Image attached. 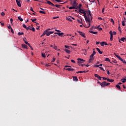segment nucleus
Here are the masks:
<instances>
[{"mask_svg": "<svg viewBox=\"0 0 126 126\" xmlns=\"http://www.w3.org/2000/svg\"><path fill=\"white\" fill-rule=\"evenodd\" d=\"M121 81H122L123 83H125V82H126V78L121 79Z\"/></svg>", "mask_w": 126, "mask_h": 126, "instance_id": "24", "label": "nucleus"}, {"mask_svg": "<svg viewBox=\"0 0 126 126\" xmlns=\"http://www.w3.org/2000/svg\"><path fill=\"white\" fill-rule=\"evenodd\" d=\"M18 35H19V36H21V35H24V32H19L18 33Z\"/></svg>", "mask_w": 126, "mask_h": 126, "instance_id": "31", "label": "nucleus"}, {"mask_svg": "<svg viewBox=\"0 0 126 126\" xmlns=\"http://www.w3.org/2000/svg\"><path fill=\"white\" fill-rule=\"evenodd\" d=\"M46 33H47V31H45L43 33H42V34L41 35L40 37H43V36H45L46 34Z\"/></svg>", "mask_w": 126, "mask_h": 126, "instance_id": "25", "label": "nucleus"}, {"mask_svg": "<svg viewBox=\"0 0 126 126\" xmlns=\"http://www.w3.org/2000/svg\"><path fill=\"white\" fill-rule=\"evenodd\" d=\"M94 55L92 54L90 56V61H93L94 60Z\"/></svg>", "mask_w": 126, "mask_h": 126, "instance_id": "11", "label": "nucleus"}, {"mask_svg": "<svg viewBox=\"0 0 126 126\" xmlns=\"http://www.w3.org/2000/svg\"><path fill=\"white\" fill-rule=\"evenodd\" d=\"M64 47H65V48L66 49H69V50L71 48H72V47L68 46H67V45H65Z\"/></svg>", "mask_w": 126, "mask_h": 126, "instance_id": "27", "label": "nucleus"}, {"mask_svg": "<svg viewBox=\"0 0 126 126\" xmlns=\"http://www.w3.org/2000/svg\"><path fill=\"white\" fill-rule=\"evenodd\" d=\"M63 34H64L63 32H61V33L59 32L58 33L59 36H61V37H63V36L62 35H63Z\"/></svg>", "mask_w": 126, "mask_h": 126, "instance_id": "33", "label": "nucleus"}, {"mask_svg": "<svg viewBox=\"0 0 126 126\" xmlns=\"http://www.w3.org/2000/svg\"><path fill=\"white\" fill-rule=\"evenodd\" d=\"M29 30H31L33 32H35V28L34 27H30L29 29Z\"/></svg>", "mask_w": 126, "mask_h": 126, "instance_id": "16", "label": "nucleus"}, {"mask_svg": "<svg viewBox=\"0 0 126 126\" xmlns=\"http://www.w3.org/2000/svg\"><path fill=\"white\" fill-rule=\"evenodd\" d=\"M23 41H24V43H25L27 45V44H28V42L27 41V39H26V38L25 37V38H23Z\"/></svg>", "mask_w": 126, "mask_h": 126, "instance_id": "21", "label": "nucleus"}, {"mask_svg": "<svg viewBox=\"0 0 126 126\" xmlns=\"http://www.w3.org/2000/svg\"><path fill=\"white\" fill-rule=\"evenodd\" d=\"M96 50L100 55H102V54H103V51H101V50H100V49H99L98 48H96Z\"/></svg>", "mask_w": 126, "mask_h": 126, "instance_id": "12", "label": "nucleus"}, {"mask_svg": "<svg viewBox=\"0 0 126 126\" xmlns=\"http://www.w3.org/2000/svg\"><path fill=\"white\" fill-rule=\"evenodd\" d=\"M78 5V3L76 2V1H73L72 6L75 7V6H77Z\"/></svg>", "mask_w": 126, "mask_h": 126, "instance_id": "9", "label": "nucleus"}, {"mask_svg": "<svg viewBox=\"0 0 126 126\" xmlns=\"http://www.w3.org/2000/svg\"><path fill=\"white\" fill-rule=\"evenodd\" d=\"M67 20H68L69 21H72V20H71L70 18H67Z\"/></svg>", "mask_w": 126, "mask_h": 126, "instance_id": "56", "label": "nucleus"}, {"mask_svg": "<svg viewBox=\"0 0 126 126\" xmlns=\"http://www.w3.org/2000/svg\"><path fill=\"white\" fill-rule=\"evenodd\" d=\"M56 61V58H53V60H52V63H55V61Z\"/></svg>", "mask_w": 126, "mask_h": 126, "instance_id": "53", "label": "nucleus"}, {"mask_svg": "<svg viewBox=\"0 0 126 126\" xmlns=\"http://www.w3.org/2000/svg\"><path fill=\"white\" fill-rule=\"evenodd\" d=\"M82 14H84V17L85 20H87V16H86V13L85 11L83 12Z\"/></svg>", "mask_w": 126, "mask_h": 126, "instance_id": "15", "label": "nucleus"}, {"mask_svg": "<svg viewBox=\"0 0 126 126\" xmlns=\"http://www.w3.org/2000/svg\"><path fill=\"white\" fill-rule=\"evenodd\" d=\"M101 78H102L103 80H107V79H108L107 78L105 77H101Z\"/></svg>", "mask_w": 126, "mask_h": 126, "instance_id": "46", "label": "nucleus"}, {"mask_svg": "<svg viewBox=\"0 0 126 126\" xmlns=\"http://www.w3.org/2000/svg\"><path fill=\"white\" fill-rule=\"evenodd\" d=\"M65 67H71V66H69V65H65Z\"/></svg>", "mask_w": 126, "mask_h": 126, "instance_id": "64", "label": "nucleus"}, {"mask_svg": "<svg viewBox=\"0 0 126 126\" xmlns=\"http://www.w3.org/2000/svg\"><path fill=\"white\" fill-rule=\"evenodd\" d=\"M46 1H47V2H43V3H47L49 5H51V6H55V4H54V3H53L52 2H51V1L46 0Z\"/></svg>", "mask_w": 126, "mask_h": 126, "instance_id": "2", "label": "nucleus"}, {"mask_svg": "<svg viewBox=\"0 0 126 126\" xmlns=\"http://www.w3.org/2000/svg\"><path fill=\"white\" fill-rule=\"evenodd\" d=\"M8 29H11L12 28H11V26H10V25H9V26H7Z\"/></svg>", "mask_w": 126, "mask_h": 126, "instance_id": "51", "label": "nucleus"}, {"mask_svg": "<svg viewBox=\"0 0 126 126\" xmlns=\"http://www.w3.org/2000/svg\"><path fill=\"white\" fill-rule=\"evenodd\" d=\"M94 66V67H100L99 65H95Z\"/></svg>", "mask_w": 126, "mask_h": 126, "instance_id": "58", "label": "nucleus"}, {"mask_svg": "<svg viewBox=\"0 0 126 126\" xmlns=\"http://www.w3.org/2000/svg\"><path fill=\"white\" fill-rule=\"evenodd\" d=\"M107 80L108 82H113L114 81V79H107Z\"/></svg>", "mask_w": 126, "mask_h": 126, "instance_id": "26", "label": "nucleus"}, {"mask_svg": "<svg viewBox=\"0 0 126 126\" xmlns=\"http://www.w3.org/2000/svg\"><path fill=\"white\" fill-rule=\"evenodd\" d=\"M32 22H33L34 23H36V20H37L36 18H34V19H31Z\"/></svg>", "mask_w": 126, "mask_h": 126, "instance_id": "30", "label": "nucleus"}, {"mask_svg": "<svg viewBox=\"0 0 126 126\" xmlns=\"http://www.w3.org/2000/svg\"><path fill=\"white\" fill-rule=\"evenodd\" d=\"M55 6H56V7H58V8H60V7H61V5L56 4L55 5Z\"/></svg>", "mask_w": 126, "mask_h": 126, "instance_id": "41", "label": "nucleus"}, {"mask_svg": "<svg viewBox=\"0 0 126 126\" xmlns=\"http://www.w3.org/2000/svg\"><path fill=\"white\" fill-rule=\"evenodd\" d=\"M18 6H19V7H21V3H20V1H18V2H16Z\"/></svg>", "mask_w": 126, "mask_h": 126, "instance_id": "22", "label": "nucleus"}, {"mask_svg": "<svg viewBox=\"0 0 126 126\" xmlns=\"http://www.w3.org/2000/svg\"><path fill=\"white\" fill-rule=\"evenodd\" d=\"M54 50H56V51H58V47L57 46H54Z\"/></svg>", "mask_w": 126, "mask_h": 126, "instance_id": "45", "label": "nucleus"}, {"mask_svg": "<svg viewBox=\"0 0 126 126\" xmlns=\"http://www.w3.org/2000/svg\"><path fill=\"white\" fill-rule=\"evenodd\" d=\"M122 25L123 26H126V21L124 20L122 21Z\"/></svg>", "mask_w": 126, "mask_h": 126, "instance_id": "32", "label": "nucleus"}, {"mask_svg": "<svg viewBox=\"0 0 126 126\" xmlns=\"http://www.w3.org/2000/svg\"><path fill=\"white\" fill-rule=\"evenodd\" d=\"M78 61V63H82V62H85V60L81 59V58H78L77 59Z\"/></svg>", "mask_w": 126, "mask_h": 126, "instance_id": "4", "label": "nucleus"}, {"mask_svg": "<svg viewBox=\"0 0 126 126\" xmlns=\"http://www.w3.org/2000/svg\"><path fill=\"white\" fill-rule=\"evenodd\" d=\"M30 10H31V11H32V12H35V11H34V10H33V8L32 7H31Z\"/></svg>", "mask_w": 126, "mask_h": 126, "instance_id": "47", "label": "nucleus"}, {"mask_svg": "<svg viewBox=\"0 0 126 126\" xmlns=\"http://www.w3.org/2000/svg\"><path fill=\"white\" fill-rule=\"evenodd\" d=\"M65 70H68V71H74V69L73 68H64Z\"/></svg>", "mask_w": 126, "mask_h": 126, "instance_id": "8", "label": "nucleus"}, {"mask_svg": "<svg viewBox=\"0 0 126 126\" xmlns=\"http://www.w3.org/2000/svg\"><path fill=\"white\" fill-rule=\"evenodd\" d=\"M94 76H95V77H97V78L98 79H99V80H102V77H101V76H99V75H98V74H94Z\"/></svg>", "mask_w": 126, "mask_h": 126, "instance_id": "6", "label": "nucleus"}, {"mask_svg": "<svg viewBox=\"0 0 126 126\" xmlns=\"http://www.w3.org/2000/svg\"><path fill=\"white\" fill-rule=\"evenodd\" d=\"M106 84V81H104L102 83H100V85L101 87H106V86H107Z\"/></svg>", "mask_w": 126, "mask_h": 126, "instance_id": "5", "label": "nucleus"}, {"mask_svg": "<svg viewBox=\"0 0 126 126\" xmlns=\"http://www.w3.org/2000/svg\"><path fill=\"white\" fill-rule=\"evenodd\" d=\"M118 30L120 31V33H122V30H121V27L120 26L118 27Z\"/></svg>", "mask_w": 126, "mask_h": 126, "instance_id": "44", "label": "nucleus"}, {"mask_svg": "<svg viewBox=\"0 0 126 126\" xmlns=\"http://www.w3.org/2000/svg\"><path fill=\"white\" fill-rule=\"evenodd\" d=\"M46 36H49L50 35V32H48L47 31V32L46 33Z\"/></svg>", "mask_w": 126, "mask_h": 126, "instance_id": "43", "label": "nucleus"}, {"mask_svg": "<svg viewBox=\"0 0 126 126\" xmlns=\"http://www.w3.org/2000/svg\"><path fill=\"white\" fill-rule=\"evenodd\" d=\"M114 55L115 57H116V58H117L118 59H119V60H120V61L122 60V58H121V56L117 55L116 53H114Z\"/></svg>", "mask_w": 126, "mask_h": 126, "instance_id": "14", "label": "nucleus"}, {"mask_svg": "<svg viewBox=\"0 0 126 126\" xmlns=\"http://www.w3.org/2000/svg\"><path fill=\"white\" fill-rule=\"evenodd\" d=\"M88 13L89 14H88V15H90L91 16V20H92L93 17H92V15L91 14V11H90V10H88Z\"/></svg>", "mask_w": 126, "mask_h": 126, "instance_id": "17", "label": "nucleus"}, {"mask_svg": "<svg viewBox=\"0 0 126 126\" xmlns=\"http://www.w3.org/2000/svg\"><path fill=\"white\" fill-rule=\"evenodd\" d=\"M93 50H94V51H93V53H92V54L94 55V56H95V55H96V52H95V51H94L95 49H94Z\"/></svg>", "mask_w": 126, "mask_h": 126, "instance_id": "42", "label": "nucleus"}, {"mask_svg": "<svg viewBox=\"0 0 126 126\" xmlns=\"http://www.w3.org/2000/svg\"><path fill=\"white\" fill-rule=\"evenodd\" d=\"M111 22H113V23H115V22L114 21V19H111Z\"/></svg>", "mask_w": 126, "mask_h": 126, "instance_id": "62", "label": "nucleus"}, {"mask_svg": "<svg viewBox=\"0 0 126 126\" xmlns=\"http://www.w3.org/2000/svg\"><path fill=\"white\" fill-rule=\"evenodd\" d=\"M120 40L122 41V42H125V40H126V37H122L120 39Z\"/></svg>", "mask_w": 126, "mask_h": 126, "instance_id": "35", "label": "nucleus"}, {"mask_svg": "<svg viewBox=\"0 0 126 126\" xmlns=\"http://www.w3.org/2000/svg\"><path fill=\"white\" fill-rule=\"evenodd\" d=\"M23 27H24V28H25L26 29V30L28 31V30H29V28L31 27V26H29L27 28V27L26 26V25L25 24H23Z\"/></svg>", "mask_w": 126, "mask_h": 126, "instance_id": "10", "label": "nucleus"}, {"mask_svg": "<svg viewBox=\"0 0 126 126\" xmlns=\"http://www.w3.org/2000/svg\"><path fill=\"white\" fill-rule=\"evenodd\" d=\"M22 48H23L24 49H28V48L27 47V45L24 44H22Z\"/></svg>", "mask_w": 126, "mask_h": 126, "instance_id": "18", "label": "nucleus"}, {"mask_svg": "<svg viewBox=\"0 0 126 126\" xmlns=\"http://www.w3.org/2000/svg\"><path fill=\"white\" fill-rule=\"evenodd\" d=\"M84 11H84V10H83L82 9H80L79 10V13L80 12V13H82V12H84Z\"/></svg>", "mask_w": 126, "mask_h": 126, "instance_id": "29", "label": "nucleus"}, {"mask_svg": "<svg viewBox=\"0 0 126 126\" xmlns=\"http://www.w3.org/2000/svg\"><path fill=\"white\" fill-rule=\"evenodd\" d=\"M71 63H75V61H74L73 60H71Z\"/></svg>", "mask_w": 126, "mask_h": 126, "instance_id": "60", "label": "nucleus"}, {"mask_svg": "<svg viewBox=\"0 0 126 126\" xmlns=\"http://www.w3.org/2000/svg\"><path fill=\"white\" fill-rule=\"evenodd\" d=\"M76 73H83L82 71H79L78 72H76Z\"/></svg>", "mask_w": 126, "mask_h": 126, "instance_id": "55", "label": "nucleus"}, {"mask_svg": "<svg viewBox=\"0 0 126 126\" xmlns=\"http://www.w3.org/2000/svg\"><path fill=\"white\" fill-rule=\"evenodd\" d=\"M109 34H110V41H113V32L110 31L109 32Z\"/></svg>", "mask_w": 126, "mask_h": 126, "instance_id": "7", "label": "nucleus"}, {"mask_svg": "<svg viewBox=\"0 0 126 126\" xmlns=\"http://www.w3.org/2000/svg\"><path fill=\"white\" fill-rule=\"evenodd\" d=\"M89 32L90 33H92V34H94L95 35H97V34H98V32H93L92 31H89Z\"/></svg>", "mask_w": 126, "mask_h": 126, "instance_id": "13", "label": "nucleus"}, {"mask_svg": "<svg viewBox=\"0 0 126 126\" xmlns=\"http://www.w3.org/2000/svg\"><path fill=\"white\" fill-rule=\"evenodd\" d=\"M55 31H56L57 32H59V33H60V32H62V31H60V30H58L57 29L55 30Z\"/></svg>", "mask_w": 126, "mask_h": 126, "instance_id": "57", "label": "nucleus"}, {"mask_svg": "<svg viewBox=\"0 0 126 126\" xmlns=\"http://www.w3.org/2000/svg\"><path fill=\"white\" fill-rule=\"evenodd\" d=\"M77 32H78V33H79L80 34V35L81 36H82V37H83V38H86V36H85V33H84L79 31H78Z\"/></svg>", "mask_w": 126, "mask_h": 126, "instance_id": "3", "label": "nucleus"}, {"mask_svg": "<svg viewBox=\"0 0 126 126\" xmlns=\"http://www.w3.org/2000/svg\"><path fill=\"white\" fill-rule=\"evenodd\" d=\"M104 43H105V42H104V41H102V42H101L100 43V44L101 47L104 46Z\"/></svg>", "mask_w": 126, "mask_h": 126, "instance_id": "37", "label": "nucleus"}, {"mask_svg": "<svg viewBox=\"0 0 126 126\" xmlns=\"http://www.w3.org/2000/svg\"><path fill=\"white\" fill-rule=\"evenodd\" d=\"M110 83H106V86H109V85H110Z\"/></svg>", "mask_w": 126, "mask_h": 126, "instance_id": "63", "label": "nucleus"}, {"mask_svg": "<svg viewBox=\"0 0 126 126\" xmlns=\"http://www.w3.org/2000/svg\"><path fill=\"white\" fill-rule=\"evenodd\" d=\"M77 21L78 23H82V22H81V21H80V20H77Z\"/></svg>", "mask_w": 126, "mask_h": 126, "instance_id": "59", "label": "nucleus"}, {"mask_svg": "<svg viewBox=\"0 0 126 126\" xmlns=\"http://www.w3.org/2000/svg\"><path fill=\"white\" fill-rule=\"evenodd\" d=\"M81 6H82V4H79V5L78 6L79 10L81 9Z\"/></svg>", "mask_w": 126, "mask_h": 126, "instance_id": "36", "label": "nucleus"}, {"mask_svg": "<svg viewBox=\"0 0 126 126\" xmlns=\"http://www.w3.org/2000/svg\"><path fill=\"white\" fill-rule=\"evenodd\" d=\"M64 51H65L67 54H70V50L67 49L66 48L64 49Z\"/></svg>", "mask_w": 126, "mask_h": 126, "instance_id": "19", "label": "nucleus"}, {"mask_svg": "<svg viewBox=\"0 0 126 126\" xmlns=\"http://www.w3.org/2000/svg\"><path fill=\"white\" fill-rule=\"evenodd\" d=\"M90 16L89 15H88V17H87V20H85L86 22H89V27L88 28H89L90 27Z\"/></svg>", "mask_w": 126, "mask_h": 126, "instance_id": "1", "label": "nucleus"}, {"mask_svg": "<svg viewBox=\"0 0 126 126\" xmlns=\"http://www.w3.org/2000/svg\"><path fill=\"white\" fill-rule=\"evenodd\" d=\"M19 20H20V21L21 22H22L23 21V19L21 18V17L20 16H19L18 17Z\"/></svg>", "mask_w": 126, "mask_h": 126, "instance_id": "28", "label": "nucleus"}, {"mask_svg": "<svg viewBox=\"0 0 126 126\" xmlns=\"http://www.w3.org/2000/svg\"><path fill=\"white\" fill-rule=\"evenodd\" d=\"M112 63H117V62L116 60L112 61Z\"/></svg>", "mask_w": 126, "mask_h": 126, "instance_id": "61", "label": "nucleus"}, {"mask_svg": "<svg viewBox=\"0 0 126 126\" xmlns=\"http://www.w3.org/2000/svg\"><path fill=\"white\" fill-rule=\"evenodd\" d=\"M74 8H75V7H74L73 6L69 7V9H74Z\"/></svg>", "mask_w": 126, "mask_h": 126, "instance_id": "38", "label": "nucleus"}, {"mask_svg": "<svg viewBox=\"0 0 126 126\" xmlns=\"http://www.w3.org/2000/svg\"><path fill=\"white\" fill-rule=\"evenodd\" d=\"M1 16H3L4 15H5V13L4 12H2L1 13Z\"/></svg>", "mask_w": 126, "mask_h": 126, "instance_id": "48", "label": "nucleus"}, {"mask_svg": "<svg viewBox=\"0 0 126 126\" xmlns=\"http://www.w3.org/2000/svg\"><path fill=\"white\" fill-rule=\"evenodd\" d=\"M73 80L74 81H78V78L76 76L73 77Z\"/></svg>", "mask_w": 126, "mask_h": 126, "instance_id": "20", "label": "nucleus"}, {"mask_svg": "<svg viewBox=\"0 0 126 126\" xmlns=\"http://www.w3.org/2000/svg\"><path fill=\"white\" fill-rule=\"evenodd\" d=\"M41 56L42 58H46V55L44 53H42Z\"/></svg>", "mask_w": 126, "mask_h": 126, "instance_id": "39", "label": "nucleus"}, {"mask_svg": "<svg viewBox=\"0 0 126 126\" xmlns=\"http://www.w3.org/2000/svg\"><path fill=\"white\" fill-rule=\"evenodd\" d=\"M113 35H117V32H112Z\"/></svg>", "mask_w": 126, "mask_h": 126, "instance_id": "54", "label": "nucleus"}, {"mask_svg": "<svg viewBox=\"0 0 126 126\" xmlns=\"http://www.w3.org/2000/svg\"><path fill=\"white\" fill-rule=\"evenodd\" d=\"M99 68L101 70H103V71H105V69H104V68H102V67H99Z\"/></svg>", "mask_w": 126, "mask_h": 126, "instance_id": "50", "label": "nucleus"}, {"mask_svg": "<svg viewBox=\"0 0 126 126\" xmlns=\"http://www.w3.org/2000/svg\"><path fill=\"white\" fill-rule=\"evenodd\" d=\"M11 33H12V34H14V31H13V30L12 29H11Z\"/></svg>", "mask_w": 126, "mask_h": 126, "instance_id": "52", "label": "nucleus"}, {"mask_svg": "<svg viewBox=\"0 0 126 126\" xmlns=\"http://www.w3.org/2000/svg\"><path fill=\"white\" fill-rule=\"evenodd\" d=\"M116 87H117L118 89H119V90H121V86H120V85H116Z\"/></svg>", "mask_w": 126, "mask_h": 126, "instance_id": "34", "label": "nucleus"}, {"mask_svg": "<svg viewBox=\"0 0 126 126\" xmlns=\"http://www.w3.org/2000/svg\"><path fill=\"white\" fill-rule=\"evenodd\" d=\"M39 13H43V14H46L45 12L43 11H39Z\"/></svg>", "mask_w": 126, "mask_h": 126, "instance_id": "40", "label": "nucleus"}, {"mask_svg": "<svg viewBox=\"0 0 126 126\" xmlns=\"http://www.w3.org/2000/svg\"><path fill=\"white\" fill-rule=\"evenodd\" d=\"M121 62H122L123 63H126V60H123V59H122Z\"/></svg>", "mask_w": 126, "mask_h": 126, "instance_id": "49", "label": "nucleus"}, {"mask_svg": "<svg viewBox=\"0 0 126 126\" xmlns=\"http://www.w3.org/2000/svg\"><path fill=\"white\" fill-rule=\"evenodd\" d=\"M105 62H109L111 63H112V62H111V60H110V59H109L108 58H105Z\"/></svg>", "mask_w": 126, "mask_h": 126, "instance_id": "23", "label": "nucleus"}]
</instances>
